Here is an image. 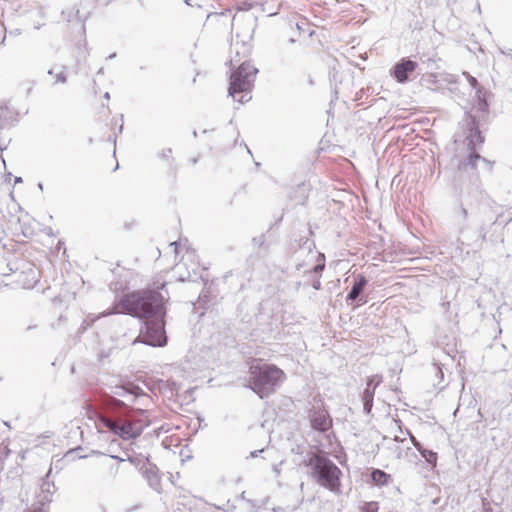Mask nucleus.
Returning <instances> with one entry per match:
<instances>
[{
	"label": "nucleus",
	"instance_id": "nucleus-57",
	"mask_svg": "<svg viewBox=\"0 0 512 512\" xmlns=\"http://www.w3.org/2000/svg\"><path fill=\"white\" fill-rule=\"evenodd\" d=\"M394 440L396 442H403L404 441L403 439H400V437H398V436H395Z\"/></svg>",
	"mask_w": 512,
	"mask_h": 512
},
{
	"label": "nucleus",
	"instance_id": "nucleus-2",
	"mask_svg": "<svg viewBox=\"0 0 512 512\" xmlns=\"http://www.w3.org/2000/svg\"><path fill=\"white\" fill-rule=\"evenodd\" d=\"M303 465L308 468V476L320 487L339 495L341 493V469L324 451H307Z\"/></svg>",
	"mask_w": 512,
	"mask_h": 512
},
{
	"label": "nucleus",
	"instance_id": "nucleus-15",
	"mask_svg": "<svg viewBox=\"0 0 512 512\" xmlns=\"http://www.w3.org/2000/svg\"><path fill=\"white\" fill-rule=\"evenodd\" d=\"M51 468L48 473L42 479V483L40 485V491L36 494V502L33 505L38 507H44L49 510V505L52 502V497L56 492V486L53 481H49V477L51 474Z\"/></svg>",
	"mask_w": 512,
	"mask_h": 512
},
{
	"label": "nucleus",
	"instance_id": "nucleus-41",
	"mask_svg": "<svg viewBox=\"0 0 512 512\" xmlns=\"http://www.w3.org/2000/svg\"><path fill=\"white\" fill-rule=\"evenodd\" d=\"M307 265H308L307 261H302V262L299 261V262L296 263L295 268H296L297 271H301L302 268L307 266Z\"/></svg>",
	"mask_w": 512,
	"mask_h": 512
},
{
	"label": "nucleus",
	"instance_id": "nucleus-29",
	"mask_svg": "<svg viewBox=\"0 0 512 512\" xmlns=\"http://www.w3.org/2000/svg\"><path fill=\"white\" fill-rule=\"evenodd\" d=\"M409 5V11L412 13L414 17H422V8H421V2L422 0H408Z\"/></svg>",
	"mask_w": 512,
	"mask_h": 512
},
{
	"label": "nucleus",
	"instance_id": "nucleus-31",
	"mask_svg": "<svg viewBox=\"0 0 512 512\" xmlns=\"http://www.w3.org/2000/svg\"><path fill=\"white\" fill-rule=\"evenodd\" d=\"M463 75L466 77L470 86L475 90V93H478V90H485L484 87L478 82V80L468 72H464Z\"/></svg>",
	"mask_w": 512,
	"mask_h": 512
},
{
	"label": "nucleus",
	"instance_id": "nucleus-60",
	"mask_svg": "<svg viewBox=\"0 0 512 512\" xmlns=\"http://www.w3.org/2000/svg\"><path fill=\"white\" fill-rule=\"evenodd\" d=\"M197 161H198V159H197V158H193V159L191 160V162H192V164H193V165H194V164H196V163H197Z\"/></svg>",
	"mask_w": 512,
	"mask_h": 512
},
{
	"label": "nucleus",
	"instance_id": "nucleus-53",
	"mask_svg": "<svg viewBox=\"0 0 512 512\" xmlns=\"http://www.w3.org/2000/svg\"><path fill=\"white\" fill-rule=\"evenodd\" d=\"M109 140L113 141L114 145L116 144V136H114V137L109 136Z\"/></svg>",
	"mask_w": 512,
	"mask_h": 512
},
{
	"label": "nucleus",
	"instance_id": "nucleus-14",
	"mask_svg": "<svg viewBox=\"0 0 512 512\" xmlns=\"http://www.w3.org/2000/svg\"><path fill=\"white\" fill-rule=\"evenodd\" d=\"M272 311L273 309L270 307V301L266 300L259 304V312L256 315V322L263 333H271L278 326L279 317Z\"/></svg>",
	"mask_w": 512,
	"mask_h": 512
},
{
	"label": "nucleus",
	"instance_id": "nucleus-43",
	"mask_svg": "<svg viewBox=\"0 0 512 512\" xmlns=\"http://www.w3.org/2000/svg\"><path fill=\"white\" fill-rule=\"evenodd\" d=\"M87 327H88L87 322L83 321L81 326H80V328H79V330H78V333H84L86 331Z\"/></svg>",
	"mask_w": 512,
	"mask_h": 512
},
{
	"label": "nucleus",
	"instance_id": "nucleus-17",
	"mask_svg": "<svg viewBox=\"0 0 512 512\" xmlns=\"http://www.w3.org/2000/svg\"><path fill=\"white\" fill-rule=\"evenodd\" d=\"M111 391L106 400V406L109 410V413H120L118 411L119 406L122 404H127L125 400H122L125 397L128 389V382L123 383L121 385H116L110 388Z\"/></svg>",
	"mask_w": 512,
	"mask_h": 512
},
{
	"label": "nucleus",
	"instance_id": "nucleus-26",
	"mask_svg": "<svg viewBox=\"0 0 512 512\" xmlns=\"http://www.w3.org/2000/svg\"><path fill=\"white\" fill-rule=\"evenodd\" d=\"M421 457L433 468L437 465L438 455L435 451L426 449L423 445L417 450Z\"/></svg>",
	"mask_w": 512,
	"mask_h": 512
},
{
	"label": "nucleus",
	"instance_id": "nucleus-24",
	"mask_svg": "<svg viewBox=\"0 0 512 512\" xmlns=\"http://www.w3.org/2000/svg\"><path fill=\"white\" fill-rule=\"evenodd\" d=\"M125 455L127 456V461H129L138 470V472H140L145 465L150 462V457L145 456L142 453L129 454L128 452H125Z\"/></svg>",
	"mask_w": 512,
	"mask_h": 512
},
{
	"label": "nucleus",
	"instance_id": "nucleus-5",
	"mask_svg": "<svg viewBox=\"0 0 512 512\" xmlns=\"http://www.w3.org/2000/svg\"><path fill=\"white\" fill-rule=\"evenodd\" d=\"M258 69L249 60H244L238 66L230 68L228 96L241 104L252 99L251 91Z\"/></svg>",
	"mask_w": 512,
	"mask_h": 512
},
{
	"label": "nucleus",
	"instance_id": "nucleus-48",
	"mask_svg": "<svg viewBox=\"0 0 512 512\" xmlns=\"http://www.w3.org/2000/svg\"><path fill=\"white\" fill-rule=\"evenodd\" d=\"M44 24L43 23H35L34 29L39 30Z\"/></svg>",
	"mask_w": 512,
	"mask_h": 512
},
{
	"label": "nucleus",
	"instance_id": "nucleus-19",
	"mask_svg": "<svg viewBox=\"0 0 512 512\" xmlns=\"http://www.w3.org/2000/svg\"><path fill=\"white\" fill-rule=\"evenodd\" d=\"M141 397H148V395L138 385L132 382H128L127 393L125 394V397L122 399L125 400L127 404L120 405L118 411H121L122 414L128 415L131 404H133L136 400H138Z\"/></svg>",
	"mask_w": 512,
	"mask_h": 512
},
{
	"label": "nucleus",
	"instance_id": "nucleus-22",
	"mask_svg": "<svg viewBox=\"0 0 512 512\" xmlns=\"http://www.w3.org/2000/svg\"><path fill=\"white\" fill-rule=\"evenodd\" d=\"M156 386L162 394H164V395L169 394L170 397L178 394V392L180 390V385L177 384L173 380L158 379L156 381Z\"/></svg>",
	"mask_w": 512,
	"mask_h": 512
},
{
	"label": "nucleus",
	"instance_id": "nucleus-16",
	"mask_svg": "<svg viewBox=\"0 0 512 512\" xmlns=\"http://www.w3.org/2000/svg\"><path fill=\"white\" fill-rule=\"evenodd\" d=\"M417 66L418 64L410 58H402L393 66L391 75L398 83L404 84L409 81L410 75L416 70Z\"/></svg>",
	"mask_w": 512,
	"mask_h": 512
},
{
	"label": "nucleus",
	"instance_id": "nucleus-59",
	"mask_svg": "<svg viewBox=\"0 0 512 512\" xmlns=\"http://www.w3.org/2000/svg\"><path fill=\"white\" fill-rule=\"evenodd\" d=\"M103 73H104V68H103V67H101V68L98 70L97 74H103Z\"/></svg>",
	"mask_w": 512,
	"mask_h": 512
},
{
	"label": "nucleus",
	"instance_id": "nucleus-20",
	"mask_svg": "<svg viewBox=\"0 0 512 512\" xmlns=\"http://www.w3.org/2000/svg\"><path fill=\"white\" fill-rule=\"evenodd\" d=\"M61 15L64 20H66L69 23H74L79 27V32L84 34L85 33V24L84 20H82L79 16V9L76 7H71L67 9H63L61 12Z\"/></svg>",
	"mask_w": 512,
	"mask_h": 512
},
{
	"label": "nucleus",
	"instance_id": "nucleus-62",
	"mask_svg": "<svg viewBox=\"0 0 512 512\" xmlns=\"http://www.w3.org/2000/svg\"><path fill=\"white\" fill-rule=\"evenodd\" d=\"M32 89H33V86H30V87L28 88V90H27V94H29V93L32 91Z\"/></svg>",
	"mask_w": 512,
	"mask_h": 512
},
{
	"label": "nucleus",
	"instance_id": "nucleus-55",
	"mask_svg": "<svg viewBox=\"0 0 512 512\" xmlns=\"http://www.w3.org/2000/svg\"><path fill=\"white\" fill-rule=\"evenodd\" d=\"M106 100H109L110 99V94L109 92H106L103 96Z\"/></svg>",
	"mask_w": 512,
	"mask_h": 512
},
{
	"label": "nucleus",
	"instance_id": "nucleus-28",
	"mask_svg": "<svg viewBox=\"0 0 512 512\" xmlns=\"http://www.w3.org/2000/svg\"><path fill=\"white\" fill-rule=\"evenodd\" d=\"M379 502L377 501H364L359 505L360 512H379Z\"/></svg>",
	"mask_w": 512,
	"mask_h": 512
},
{
	"label": "nucleus",
	"instance_id": "nucleus-27",
	"mask_svg": "<svg viewBox=\"0 0 512 512\" xmlns=\"http://www.w3.org/2000/svg\"><path fill=\"white\" fill-rule=\"evenodd\" d=\"M201 280L204 282V287L202 291L199 294V297L197 299V303L204 307L205 304H207L210 301V286H208V280L204 279L203 276H200Z\"/></svg>",
	"mask_w": 512,
	"mask_h": 512
},
{
	"label": "nucleus",
	"instance_id": "nucleus-42",
	"mask_svg": "<svg viewBox=\"0 0 512 512\" xmlns=\"http://www.w3.org/2000/svg\"><path fill=\"white\" fill-rule=\"evenodd\" d=\"M241 47L243 49V52H242L243 56H245L247 53L250 52V47L248 45H246L244 42H242Z\"/></svg>",
	"mask_w": 512,
	"mask_h": 512
},
{
	"label": "nucleus",
	"instance_id": "nucleus-6",
	"mask_svg": "<svg viewBox=\"0 0 512 512\" xmlns=\"http://www.w3.org/2000/svg\"><path fill=\"white\" fill-rule=\"evenodd\" d=\"M458 218L460 227L457 242L461 246H466L474 252L482 249L485 244L483 229H479L476 220H474V216L472 219L470 218L468 209L464 206V203L460 204Z\"/></svg>",
	"mask_w": 512,
	"mask_h": 512
},
{
	"label": "nucleus",
	"instance_id": "nucleus-12",
	"mask_svg": "<svg viewBox=\"0 0 512 512\" xmlns=\"http://www.w3.org/2000/svg\"><path fill=\"white\" fill-rule=\"evenodd\" d=\"M308 419L311 428L321 434L329 431L333 425L332 417L323 402L320 405H313L308 410Z\"/></svg>",
	"mask_w": 512,
	"mask_h": 512
},
{
	"label": "nucleus",
	"instance_id": "nucleus-64",
	"mask_svg": "<svg viewBox=\"0 0 512 512\" xmlns=\"http://www.w3.org/2000/svg\"><path fill=\"white\" fill-rule=\"evenodd\" d=\"M193 136L197 137V131L196 130L193 131Z\"/></svg>",
	"mask_w": 512,
	"mask_h": 512
},
{
	"label": "nucleus",
	"instance_id": "nucleus-37",
	"mask_svg": "<svg viewBox=\"0 0 512 512\" xmlns=\"http://www.w3.org/2000/svg\"><path fill=\"white\" fill-rule=\"evenodd\" d=\"M237 63H241V53L236 49L235 56L229 60L230 68L236 66Z\"/></svg>",
	"mask_w": 512,
	"mask_h": 512
},
{
	"label": "nucleus",
	"instance_id": "nucleus-10",
	"mask_svg": "<svg viewBox=\"0 0 512 512\" xmlns=\"http://www.w3.org/2000/svg\"><path fill=\"white\" fill-rule=\"evenodd\" d=\"M316 248L315 242L308 237L300 236L290 242L288 251L291 256H297L299 252L306 253L310 256L311 260L315 258L314 249ZM317 263L309 270H305L304 274L309 276L321 277L323 270L325 269V255L316 252Z\"/></svg>",
	"mask_w": 512,
	"mask_h": 512
},
{
	"label": "nucleus",
	"instance_id": "nucleus-7",
	"mask_svg": "<svg viewBox=\"0 0 512 512\" xmlns=\"http://www.w3.org/2000/svg\"><path fill=\"white\" fill-rule=\"evenodd\" d=\"M99 424L108 431L117 435L122 440H134L143 432V426L128 418V415L120 413H109L99 418Z\"/></svg>",
	"mask_w": 512,
	"mask_h": 512
},
{
	"label": "nucleus",
	"instance_id": "nucleus-13",
	"mask_svg": "<svg viewBox=\"0 0 512 512\" xmlns=\"http://www.w3.org/2000/svg\"><path fill=\"white\" fill-rule=\"evenodd\" d=\"M367 285L368 280L363 274L356 275L354 277L351 289L345 298L347 305L357 308L366 304L368 299L364 292Z\"/></svg>",
	"mask_w": 512,
	"mask_h": 512
},
{
	"label": "nucleus",
	"instance_id": "nucleus-32",
	"mask_svg": "<svg viewBox=\"0 0 512 512\" xmlns=\"http://www.w3.org/2000/svg\"><path fill=\"white\" fill-rule=\"evenodd\" d=\"M252 245L258 248L268 249V245H266V237L265 234H261L259 236H255L252 238Z\"/></svg>",
	"mask_w": 512,
	"mask_h": 512
},
{
	"label": "nucleus",
	"instance_id": "nucleus-49",
	"mask_svg": "<svg viewBox=\"0 0 512 512\" xmlns=\"http://www.w3.org/2000/svg\"><path fill=\"white\" fill-rule=\"evenodd\" d=\"M22 181H23L22 177H19V176L15 177V179H14L15 184L21 183Z\"/></svg>",
	"mask_w": 512,
	"mask_h": 512
},
{
	"label": "nucleus",
	"instance_id": "nucleus-3",
	"mask_svg": "<svg viewBox=\"0 0 512 512\" xmlns=\"http://www.w3.org/2000/svg\"><path fill=\"white\" fill-rule=\"evenodd\" d=\"M462 125L464 133H460V137H463L467 153L458 159L457 176L454 180L471 179L474 175H480L478 164L481 162L482 156L479 153V149L485 143V136L482 130H478L471 116H468Z\"/></svg>",
	"mask_w": 512,
	"mask_h": 512
},
{
	"label": "nucleus",
	"instance_id": "nucleus-44",
	"mask_svg": "<svg viewBox=\"0 0 512 512\" xmlns=\"http://www.w3.org/2000/svg\"><path fill=\"white\" fill-rule=\"evenodd\" d=\"M264 451V448L262 449H259V450H254L252 452H250V458H255L258 456L259 453H262Z\"/></svg>",
	"mask_w": 512,
	"mask_h": 512
},
{
	"label": "nucleus",
	"instance_id": "nucleus-47",
	"mask_svg": "<svg viewBox=\"0 0 512 512\" xmlns=\"http://www.w3.org/2000/svg\"><path fill=\"white\" fill-rule=\"evenodd\" d=\"M501 53L505 54V55H511L512 54V49H510V48H508L506 50L501 49Z\"/></svg>",
	"mask_w": 512,
	"mask_h": 512
},
{
	"label": "nucleus",
	"instance_id": "nucleus-1",
	"mask_svg": "<svg viewBox=\"0 0 512 512\" xmlns=\"http://www.w3.org/2000/svg\"><path fill=\"white\" fill-rule=\"evenodd\" d=\"M166 287L163 282L157 290H137L123 294L114 302L113 307L102 313V316L112 314L130 315L143 320L138 337L133 344L142 343L151 347L167 345L166 334V299L160 292Z\"/></svg>",
	"mask_w": 512,
	"mask_h": 512
},
{
	"label": "nucleus",
	"instance_id": "nucleus-21",
	"mask_svg": "<svg viewBox=\"0 0 512 512\" xmlns=\"http://www.w3.org/2000/svg\"><path fill=\"white\" fill-rule=\"evenodd\" d=\"M371 482L378 487L387 486L392 482V476L379 468L370 471Z\"/></svg>",
	"mask_w": 512,
	"mask_h": 512
},
{
	"label": "nucleus",
	"instance_id": "nucleus-46",
	"mask_svg": "<svg viewBox=\"0 0 512 512\" xmlns=\"http://www.w3.org/2000/svg\"><path fill=\"white\" fill-rule=\"evenodd\" d=\"M189 278H190V274H188V276H187V277H185V276H180V277L178 278V281H180V282H185V281H188V280H189Z\"/></svg>",
	"mask_w": 512,
	"mask_h": 512
},
{
	"label": "nucleus",
	"instance_id": "nucleus-61",
	"mask_svg": "<svg viewBox=\"0 0 512 512\" xmlns=\"http://www.w3.org/2000/svg\"><path fill=\"white\" fill-rule=\"evenodd\" d=\"M216 509H218V510H222V511H224V510H225V509H224V507H222V506H216Z\"/></svg>",
	"mask_w": 512,
	"mask_h": 512
},
{
	"label": "nucleus",
	"instance_id": "nucleus-4",
	"mask_svg": "<svg viewBox=\"0 0 512 512\" xmlns=\"http://www.w3.org/2000/svg\"><path fill=\"white\" fill-rule=\"evenodd\" d=\"M249 387L261 399L273 394L280 384L286 379L282 369L274 364H253L249 369Z\"/></svg>",
	"mask_w": 512,
	"mask_h": 512
},
{
	"label": "nucleus",
	"instance_id": "nucleus-30",
	"mask_svg": "<svg viewBox=\"0 0 512 512\" xmlns=\"http://www.w3.org/2000/svg\"><path fill=\"white\" fill-rule=\"evenodd\" d=\"M381 382H382V376L377 375V374L371 375L367 378L366 387L376 390V388L381 384Z\"/></svg>",
	"mask_w": 512,
	"mask_h": 512
},
{
	"label": "nucleus",
	"instance_id": "nucleus-36",
	"mask_svg": "<svg viewBox=\"0 0 512 512\" xmlns=\"http://www.w3.org/2000/svg\"><path fill=\"white\" fill-rule=\"evenodd\" d=\"M405 434L409 436L410 441L416 450L421 448L422 444L416 439V437L411 433V431L408 428H405Z\"/></svg>",
	"mask_w": 512,
	"mask_h": 512
},
{
	"label": "nucleus",
	"instance_id": "nucleus-23",
	"mask_svg": "<svg viewBox=\"0 0 512 512\" xmlns=\"http://www.w3.org/2000/svg\"><path fill=\"white\" fill-rule=\"evenodd\" d=\"M374 396H375V390L372 388L365 387L363 392L361 393V401L363 404V413L365 415L371 414V411L373 408Z\"/></svg>",
	"mask_w": 512,
	"mask_h": 512
},
{
	"label": "nucleus",
	"instance_id": "nucleus-9",
	"mask_svg": "<svg viewBox=\"0 0 512 512\" xmlns=\"http://www.w3.org/2000/svg\"><path fill=\"white\" fill-rule=\"evenodd\" d=\"M500 217L501 214H495L488 207L478 208L477 213L474 215V220H476L479 229H483L485 243L487 240L492 244L504 242V238L500 232L503 230L504 226L511 221V219L503 225L499 222Z\"/></svg>",
	"mask_w": 512,
	"mask_h": 512
},
{
	"label": "nucleus",
	"instance_id": "nucleus-25",
	"mask_svg": "<svg viewBox=\"0 0 512 512\" xmlns=\"http://www.w3.org/2000/svg\"><path fill=\"white\" fill-rule=\"evenodd\" d=\"M47 74L54 77L53 85L66 84L68 81L67 67L64 65L59 66V71H56V67L50 68Z\"/></svg>",
	"mask_w": 512,
	"mask_h": 512
},
{
	"label": "nucleus",
	"instance_id": "nucleus-33",
	"mask_svg": "<svg viewBox=\"0 0 512 512\" xmlns=\"http://www.w3.org/2000/svg\"><path fill=\"white\" fill-rule=\"evenodd\" d=\"M434 369H435V374H436V377L439 379L437 385L440 387V388H444L445 387V383L444 382V372L442 370V367L440 364L438 363H435L434 364Z\"/></svg>",
	"mask_w": 512,
	"mask_h": 512
},
{
	"label": "nucleus",
	"instance_id": "nucleus-45",
	"mask_svg": "<svg viewBox=\"0 0 512 512\" xmlns=\"http://www.w3.org/2000/svg\"><path fill=\"white\" fill-rule=\"evenodd\" d=\"M10 34L13 35V36H18L21 34V30L20 29H15L13 31H10Z\"/></svg>",
	"mask_w": 512,
	"mask_h": 512
},
{
	"label": "nucleus",
	"instance_id": "nucleus-51",
	"mask_svg": "<svg viewBox=\"0 0 512 512\" xmlns=\"http://www.w3.org/2000/svg\"><path fill=\"white\" fill-rule=\"evenodd\" d=\"M39 15H40L42 18H44V17H45L44 9H43L42 7L39 9Z\"/></svg>",
	"mask_w": 512,
	"mask_h": 512
},
{
	"label": "nucleus",
	"instance_id": "nucleus-50",
	"mask_svg": "<svg viewBox=\"0 0 512 512\" xmlns=\"http://www.w3.org/2000/svg\"><path fill=\"white\" fill-rule=\"evenodd\" d=\"M171 246H174L175 251H177L179 243L177 241H174V242L171 243Z\"/></svg>",
	"mask_w": 512,
	"mask_h": 512
},
{
	"label": "nucleus",
	"instance_id": "nucleus-40",
	"mask_svg": "<svg viewBox=\"0 0 512 512\" xmlns=\"http://www.w3.org/2000/svg\"><path fill=\"white\" fill-rule=\"evenodd\" d=\"M112 459L117 460L119 463L127 461V456L109 455Z\"/></svg>",
	"mask_w": 512,
	"mask_h": 512
},
{
	"label": "nucleus",
	"instance_id": "nucleus-54",
	"mask_svg": "<svg viewBox=\"0 0 512 512\" xmlns=\"http://www.w3.org/2000/svg\"><path fill=\"white\" fill-rule=\"evenodd\" d=\"M399 431H400L401 433H405V428L403 429V428L401 427V421H399Z\"/></svg>",
	"mask_w": 512,
	"mask_h": 512
},
{
	"label": "nucleus",
	"instance_id": "nucleus-38",
	"mask_svg": "<svg viewBox=\"0 0 512 512\" xmlns=\"http://www.w3.org/2000/svg\"><path fill=\"white\" fill-rule=\"evenodd\" d=\"M171 154H172V149L171 148H166V149H163L160 153H159V157L161 159H170L171 158Z\"/></svg>",
	"mask_w": 512,
	"mask_h": 512
},
{
	"label": "nucleus",
	"instance_id": "nucleus-8",
	"mask_svg": "<svg viewBox=\"0 0 512 512\" xmlns=\"http://www.w3.org/2000/svg\"><path fill=\"white\" fill-rule=\"evenodd\" d=\"M454 187L467 205L476 204L478 208H482L481 205L490 199L480 175H474L471 179L454 180Z\"/></svg>",
	"mask_w": 512,
	"mask_h": 512
},
{
	"label": "nucleus",
	"instance_id": "nucleus-52",
	"mask_svg": "<svg viewBox=\"0 0 512 512\" xmlns=\"http://www.w3.org/2000/svg\"><path fill=\"white\" fill-rule=\"evenodd\" d=\"M36 327H37V325H29V326L26 328V330H27V331H30V330L35 329Z\"/></svg>",
	"mask_w": 512,
	"mask_h": 512
},
{
	"label": "nucleus",
	"instance_id": "nucleus-11",
	"mask_svg": "<svg viewBox=\"0 0 512 512\" xmlns=\"http://www.w3.org/2000/svg\"><path fill=\"white\" fill-rule=\"evenodd\" d=\"M475 102L470 109H466L464 112V116L458 123V128L460 133H464V127L462 123L466 120L468 116H471L476 124L478 130H481V127L485 125L488 121L489 117V103L487 101V91L486 90H478V93H475Z\"/></svg>",
	"mask_w": 512,
	"mask_h": 512
},
{
	"label": "nucleus",
	"instance_id": "nucleus-39",
	"mask_svg": "<svg viewBox=\"0 0 512 512\" xmlns=\"http://www.w3.org/2000/svg\"><path fill=\"white\" fill-rule=\"evenodd\" d=\"M312 278V287L315 289V290H320L321 289V281H320V278L321 277H317V276H310Z\"/></svg>",
	"mask_w": 512,
	"mask_h": 512
},
{
	"label": "nucleus",
	"instance_id": "nucleus-63",
	"mask_svg": "<svg viewBox=\"0 0 512 512\" xmlns=\"http://www.w3.org/2000/svg\"><path fill=\"white\" fill-rule=\"evenodd\" d=\"M122 130H123V124H121L120 127H119V133H121Z\"/></svg>",
	"mask_w": 512,
	"mask_h": 512
},
{
	"label": "nucleus",
	"instance_id": "nucleus-35",
	"mask_svg": "<svg viewBox=\"0 0 512 512\" xmlns=\"http://www.w3.org/2000/svg\"><path fill=\"white\" fill-rule=\"evenodd\" d=\"M481 163L484 165V168H485V170L488 173H492V171H493V169L495 167V161L494 160H489V159H487V158L482 156Z\"/></svg>",
	"mask_w": 512,
	"mask_h": 512
},
{
	"label": "nucleus",
	"instance_id": "nucleus-56",
	"mask_svg": "<svg viewBox=\"0 0 512 512\" xmlns=\"http://www.w3.org/2000/svg\"><path fill=\"white\" fill-rule=\"evenodd\" d=\"M115 57H116V53H112V54H110V55L107 57V59H113V58H115Z\"/></svg>",
	"mask_w": 512,
	"mask_h": 512
},
{
	"label": "nucleus",
	"instance_id": "nucleus-58",
	"mask_svg": "<svg viewBox=\"0 0 512 512\" xmlns=\"http://www.w3.org/2000/svg\"><path fill=\"white\" fill-rule=\"evenodd\" d=\"M38 188H39L41 191H43L44 186H43V184H42L41 182H40V183H38Z\"/></svg>",
	"mask_w": 512,
	"mask_h": 512
},
{
	"label": "nucleus",
	"instance_id": "nucleus-18",
	"mask_svg": "<svg viewBox=\"0 0 512 512\" xmlns=\"http://www.w3.org/2000/svg\"><path fill=\"white\" fill-rule=\"evenodd\" d=\"M146 480L148 486L160 493L162 490L160 471L156 464L151 461L139 472Z\"/></svg>",
	"mask_w": 512,
	"mask_h": 512
},
{
	"label": "nucleus",
	"instance_id": "nucleus-34",
	"mask_svg": "<svg viewBox=\"0 0 512 512\" xmlns=\"http://www.w3.org/2000/svg\"><path fill=\"white\" fill-rule=\"evenodd\" d=\"M295 193H299L300 194V199L297 201L298 204H304L305 201L307 200L308 198V195H307V188L305 186L304 183H302L301 185H299L295 191Z\"/></svg>",
	"mask_w": 512,
	"mask_h": 512
}]
</instances>
